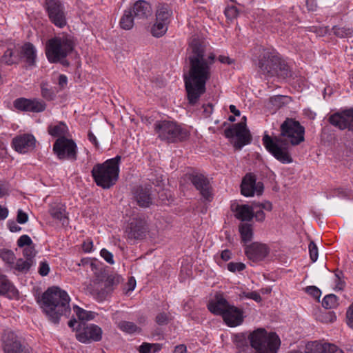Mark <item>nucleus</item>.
I'll return each instance as SVG.
<instances>
[{
    "instance_id": "obj_1",
    "label": "nucleus",
    "mask_w": 353,
    "mask_h": 353,
    "mask_svg": "<svg viewBox=\"0 0 353 353\" xmlns=\"http://www.w3.org/2000/svg\"><path fill=\"white\" fill-rule=\"evenodd\" d=\"M189 70L184 75L188 103L194 105L206 91L205 85L212 76V68L216 61L214 52L206 54L205 42L198 37L191 39L187 49Z\"/></svg>"
},
{
    "instance_id": "obj_2",
    "label": "nucleus",
    "mask_w": 353,
    "mask_h": 353,
    "mask_svg": "<svg viewBox=\"0 0 353 353\" xmlns=\"http://www.w3.org/2000/svg\"><path fill=\"white\" fill-rule=\"evenodd\" d=\"M305 128L301 123L287 118L280 126V134L270 137L265 134L263 144L265 149L279 162L283 164L291 163L293 159L290 149L292 146L299 145L304 141Z\"/></svg>"
},
{
    "instance_id": "obj_3",
    "label": "nucleus",
    "mask_w": 353,
    "mask_h": 353,
    "mask_svg": "<svg viewBox=\"0 0 353 353\" xmlns=\"http://www.w3.org/2000/svg\"><path fill=\"white\" fill-rule=\"evenodd\" d=\"M37 301L48 320L54 324L59 323L61 316L68 317L70 314V298L59 287L49 288L41 297H37Z\"/></svg>"
},
{
    "instance_id": "obj_4",
    "label": "nucleus",
    "mask_w": 353,
    "mask_h": 353,
    "mask_svg": "<svg viewBox=\"0 0 353 353\" xmlns=\"http://www.w3.org/2000/svg\"><path fill=\"white\" fill-rule=\"evenodd\" d=\"M121 159V156L117 155L93 167L91 172L92 176L98 186L103 189H109L117 183L119 179Z\"/></svg>"
},
{
    "instance_id": "obj_5",
    "label": "nucleus",
    "mask_w": 353,
    "mask_h": 353,
    "mask_svg": "<svg viewBox=\"0 0 353 353\" xmlns=\"http://www.w3.org/2000/svg\"><path fill=\"white\" fill-rule=\"evenodd\" d=\"M248 337L256 353H276L281 345L279 336L275 332L268 333L264 328H258Z\"/></svg>"
},
{
    "instance_id": "obj_6",
    "label": "nucleus",
    "mask_w": 353,
    "mask_h": 353,
    "mask_svg": "<svg viewBox=\"0 0 353 353\" xmlns=\"http://www.w3.org/2000/svg\"><path fill=\"white\" fill-rule=\"evenodd\" d=\"M248 337L256 353H276L281 345L279 336L275 332L268 333L264 328H258Z\"/></svg>"
},
{
    "instance_id": "obj_7",
    "label": "nucleus",
    "mask_w": 353,
    "mask_h": 353,
    "mask_svg": "<svg viewBox=\"0 0 353 353\" xmlns=\"http://www.w3.org/2000/svg\"><path fill=\"white\" fill-rule=\"evenodd\" d=\"M259 65L261 72L266 77L286 78L290 75L288 65L274 52H265Z\"/></svg>"
},
{
    "instance_id": "obj_8",
    "label": "nucleus",
    "mask_w": 353,
    "mask_h": 353,
    "mask_svg": "<svg viewBox=\"0 0 353 353\" xmlns=\"http://www.w3.org/2000/svg\"><path fill=\"white\" fill-rule=\"evenodd\" d=\"M74 46L73 39L69 35L54 37L48 41L46 54L50 62L57 63L70 53Z\"/></svg>"
},
{
    "instance_id": "obj_9",
    "label": "nucleus",
    "mask_w": 353,
    "mask_h": 353,
    "mask_svg": "<svg viewBox=\"0 0 353 353\" xmlns=\"http://www.w3.org/2000/svg\"><path fill=\"white\" fill-rule=\"evenodd\" d=\"M154 131L161 140L171 143L185 140L189 136L188 132L179 125L166 120L157 121Z\"/></svg>"
},
{
    "instance_id": "obj_10",
    "label": "nucleus",
    "mask_w": 353,
    "mask_h": 353,
    "mask_svg": "<svg viewBox=\"0 0 353 353\" xmlns=\"http://www.w3.org/2000/svg\"><path fill=\"white\" fill-rule=\"evenodd\" d=\"M73 309L78 320L73 318L68 325L76 331V338L79 342L86 343L88 341V312L77 305H74Z\"/></svg>"
},
{
    "instance_id": "obj_11",
    "label": "nucleus",
    "mask_w": 353,
    "mask_h": 353,
    "mask_svg": "<svg viewBox=\"0 0 353 353\" xmlns=\"http://www.w3.org/2000/svg\"><path fill=\"white\" fill-rule=\"evenodd\" d=\"M43 6L50 22L55 26L62 28L67 25L65 8L60 0H45Z\"/></svg>"
},
{
    "instance_id": "obj_12",
    "label": "nucleus",
    "mask_w": 353,
    "mask_h": 353,
    "mask_svg": "<svg viewBox=\"0 0 353 353\" xmlns=\"http://www.w3.org/2000/svg\"><path fill=\"white\" fill-rule=\"evenodd\" d=\"M53 151L61 160L74 161L77 159V145L72 139L58 138L53 145Z\"/></svg>"
},
{
    "instance_id": "obj_13",
    "label": "nucleus",
    "mask_w": 353,
    "mask_h": 353,
    "mask_svg": "<svg viewBox=\"0 0 353 353\" xmlns=\"http://www.w3.org/2000/svg\"><path fill=\"white\" fill-rule=\"evenodd\" d=\"M224 135L226 138L236 137V141L234 143V147L236 150H241L244 145L250 143L252 135L248 128H245L243 124H234L226 128L224 131Z\"/></svg>"
},
{
    "instance_id": "obj_14",
    "label": "nucleus",
    "mask_w": 353,
    "mask_h": 353,
    "mask_svg": "<svg viewBox=\"0 0 353 353\" xmlns=\"http://www.w3.org/2000/svg\"><path fill=\"white\" fill-rule=\"evenodd\" d=\"M120 282V276L117 274H110L107 276L103 281V284L95 288L91 289L90 293L99 301H103L107 295L111 292L114 287L117 286Z\"/></svg>"
},
{
    "instance_id": "obj_15",
    "label": "nucleus",
    "mask_w": 353,
    "mask_h": 353,
    "mask_svg": "<svg viewBox=\"0 0 353 353\" xmlns=\"http://www.w3.org/2000/svg\"><path fill=\"white\" fill-rule=\"evenodd\" d=\"M189 179L203 199L208 201L212 199V186L209 179L204 174L192 173L189 176Z\"/></svg>"
},
{
    "instance_id": "obj_16",
    "label": "nucleus",
    "mask_w": 353,
    "mask_h": 353,
    "mask_svg": "<svg viewBox=\"0 0 353 353\" xmlns=\"http://www.w3.org/2000/svg\"><path fill=\"white\" fill-rule=\"evenodd\" d=\"M328 120L330 124L341 130L348 129L353 132V109L334 113L330 116Z\"/></svg>"
},
{
    "instance_id": "obj_17",
    "label": "nucleus",
    "mask_w": 353,
    "mask_h": 353,
    "mask_svg": "<svg viewBox=\"0 0 353 353\" xmlns=\"http://www.w3.org/2000/svg\"><path fill=\"white\" fill-rule=\"evenodd\" d=\"M244 251L250 261L257 263L263 261L268 255L270 250L264 243L254 242L249 245H245Z\"/></svg>"
},
{
    "instance_id": "obj_18",
    "label": "nucleus",
    "mask_w": 353,
    "mask_h": 353,
    "mask_svg": "<svg viewBox=\"0 0 353 353\" xmlns=\"http://www.w3.org/2000/svg\"><path fill=\"white\" fill-rule=\"evenodd\" d=\"M14 106L21 111L41 112L46 110V103L38 99L19 98L14 101Z\"/></svg>"
},
{
    "instance_id": "obj_19",
    "label": "nucleus",
    "mask_w": 353,
    "mask_h": 353,
    "mask_svg": "<svg viewBox=\"0 0 353 353\" xmlns=\"http://www.w3.org/2000/svg\"><path fill=\"white\" fill-rule=\"evenodd\" d=\"M2 343L4 353H17L25 346L22 343L21 339L11 331L3 334Z\"/></svg>"
},
{
    "instance_id": "obj_20",
    "label": "nucleus",
    "mask_w": 353,
    "mask_h": 353,
    "mask_svg": "<svg viewBox=\"0 0 353 353\" xmlns=\"http://www.w3.org/2000/svg\"><path fill=\"white\" fill-rule=\"evenodd\" d=\"M36 140L33 135L24 134L12 139V146L19 153H26L35 147Z\"/></svg>"
},
{
    "instance_id": "obj_21",
    "label": "nucleus",
    "mask_w": 353,
    "mask_h": 353,
    "mask_svg": "<svg viewBox=\"0 0 353 353\" xmlns=\"http://www.w3.org/2000/svg\"><path fill=\"white\" fill-rule=\"evenodd\" d=\"M151 185L138 186L133 190V195L137 204L142 208H148L152 203Z\"/></svg>"
},
{
    "instance_id": "obj_22",
    "label": "nucleus",
    "mask_w": 353,
    "mask_h": 353,
    "mask_svg": "<svg viewBox=\"0 0 353 353\" xmlns=\"http://www.w3.org/2000/svg\"><path fill=\"white\" fill-rule=\"evenodd\" d=\"M148 232V227L144 220L134 219L130 223L128 230V236L130 239H142Z\"/></svg>"
},
{
    "instance_id": "obj_23",
    "label": "nucleus",
    "mask_w": 353,
    "mask_h": 353,
    "mask_svg": "<svg viewBox=\"0 0 353 353\" xmlns=\"http://www.w3.org/2000/svg\"><path fill=\"white\" fill-rule=\"evenodd\" d=\"M91 270L94 274V279L92 281L91 285L92 289L94 287L97 288L100 284H103V280L106 277V272L105 270L104 265L97 259H92L90 263Z\"/></svg>"
},
{
    "instance_id": "obj_24",
    "label": "nucleus",
    "mask_w": 353,
    "mask_h": 353,
    "mask_svg": "<svg viewBox=\"0 0 353 353\" xmlns=\"http://www.w3.org/2000/svg\"><path fill=\"white\" fill-rule=\"evenodd\" d=\"M225 323L230 327H235L241 325L243 321V311L232 305L222 316Z\"/></svg>"
},
{
    "instance_id": "obj_25",
    "label": "nucleus",
    "mask_w": 353,
    "mask_h": 353,
    "mask_svg": "<svg viewBox=\"0 0 353 353\" xmlns=\"http://www.w3.org/2000/svg\"><path fill=\"white\" fill-rule=\"evenodd\" d=\"M232 305L228 303L227 300L221 295L217 294L214 300H212L208 304V310L214 314L223 316L226 310Z\"/></svg>"
},
{
    "instance_id": "obj_26",
    "label": "nucleus",
    "mask_w": 353,
    "mask_h": 353,
    "mask_svg": "<svg viewBox=\"0 0 353 353\" xmlns=\"http://www.w3.org/2000/svg\"><path fill=\"white\" fill-rule=\"evenodd\" d=\"M132 12L134 17L139 19H146L152 14L150 4L144 1H137L133 6Z\"/></svg>"
},
{
    "instance_id": "obj_27",
    "label": "nucleus",
    "mask_w": 353,
    "mask_h": 353,
    "mask_svg": "<svg viewBox=\"0 0 353 353\" xmlns=\"http://www.w3.org/2000/svg\"><path fill=\"white\" fill-rule=\"evenodd\" d=\"M20 57L23 59L28 66L32 67L36 63V50L31 43H26L20 50Z\"/></svg>"
},
{
    "instance_id": "obj_28",
    "label": "nucleus",
    "mask_w": 353,
    "mask_h": 353,
    "mask_svg": "<svg viewBox=\"0 0 353 353\" xmlns=\"http://www.w3.org/2000/svg\"><path fill=\"white\" fill-rule=\"evenodd\" d=\"M254 210L255 204H252V206L247 204L238 205L235 210V216L241 221H250L254 217Z\"/></svg>"
},
{
    "instance_id": "obj_29",
    "label": "nucleus",
    "mask_w": 353,
    "mask_h": 353,
    "mask_svg": "<svg viewBox=\"0 0 353 353\" xmlns=\"http://www.w3.org/2000/svg\"><path fill=\"white\" fill-rule=\"evenodd\" d=\"M255 176L247 174L243 179L241 185V194L245 196H252L254 194Z\"/></svg>"
},
{
    "instance_id": "obj_30",
    "label": "nucleus",
    "mask_w": 353,
    "mask_h": 353,
    "mask_svg": "<svg viewBox=\"0 0 353 353\" xmlns=\"http://www.w3.org/2000/svg\"><path fill=\"white\" fill-rule=\"evenodd\" d=\"M50 215L57 220L61 221L63 225L68 224V218L65 212V208L61 204H55L50 209Z\"/></svg>"
},
{
    "instance_id": "obj_31",
    "label": "nucleus",
    "mask_w": 353,
    "mask_h": 353,
    "mask_svg": "<svg viewBox=\"0 0 353 353\" xmlns=\"http://www.w3.org/2000/svg\"><path fill=\"white\" fill-rule=\"evenodd\" d=\"M17 293V290L6 276L0 274V295H7L12 297L14 296Z\"/></svg>"
},
{
    "instance_id": "obj_32",
    "label": "nucleus",
    "mask_w": 353,
    "mask_h": 353,
    "mask_svg": "<svg viewBox=\"0 0 353 353\" xmlns=\"http://www.w3.org/2000/svg\"><path fill=\"white\" fill-rule=\"evenodd\" d=\"M172 14V12L168 5L164 3L159 4L156 11V20L169 24Z\"/></svg>"
},
{
    "instance_id": "obj_33",
    "label": "nucleus",
    "mask_w": 353,
    "mask_h": 353,
    "mask_svg": "<svg viewBox=\"0 0 353 353\" xmlns=\"http://www.w3.org/2000/svg\"><path fill=\"white\" fill-rule=\"evenodd\" d=\"M48 133L55 137H67L68 135V128L65 123L59 122L57 125H50L48 128Z\"/></svg>"
},
{
    "instance_id": "obj_34",
    "label": "nucleus",
    "mask_w": 353,
    "mask_h": 353,
    "mask_svg": "<svg viewBox=\"0 0 353 353\" xmlns=\"http://www.w3.org/2000/svg\"><path fill=\"white\" fill-rule=\"evenodd\" d=\"M239 232L242 241L246 244L250 242L253 237L252 225L250 223H241L239 225Z\"/></svg>"
},
{
    "instance_id": "obj_35",
    "label": "nucleus",
    "mask_w": 353,
    "mask_h": 353,
    "mask_svg": "<svg viewBox=\"0 0 353 353\" xmlns=\"http://www.w3.org/2000/svg\"><path fill=\"white\" fill-rule=\"evenodd\" d=\"M134 15L131 10H125L120 20V26L124 30H130L134 26Z\"/></svg>"
},
{
    "instance_id": "obj_36",
    "label": "nucleus",
    "mask_w": 353,
    "mask_h": 353,
    "mask_svg": "<svg viewBox=\"0 0 353 353\" xmlns=\"http://www.w3.org/2000/svg\"><path fill=\"white\" fill-rule=\"evenodd\" d=\"M325 343H321L319 341H310L305 345V353H323L325 349Z\"/></svg>"
},
{
    "instance_id": "obj_37",
    "label": "nucleus",
    "mask_w": 353,
    "mask_h": 353,
    "mask_svg": "<svg viewBox=\"0 0 353 353\" xmlns=\"http://www.w3.org/2000/svg\"><path fill=\"white\" fill-rule=\"evenodd\" d=\"M168 26V24L165 22L156 20L155 23L151 28V34L155 37H161L166 33Z\"/></svg>"
},
{
    "instance_id": "obj_38",
    "label": "nucleus",
    "mask_w": 353,
    "mask_h": 353,
    "mask_svg": "<svg viewBox=\"0 0 353 353\" xmlns=\"http://www.w3.org/2000/svg\"><path fill=\"white\" fill-rule=\"evenodd\" d=\"M41 96L48 101H52L55 98V92L46 81H42L40 84Z\"/></svg>"
},
{
    "instance_id": "obj_39",
    "label": "nucleus",
    "mask_w": 353,
    "mask_h": 353,
    "mask_svg": "<svg viewBox=\"0 0 353 353\" xmlns=\"http://www.w3.org/2000/svg\"><path fill=\"white\" fill-rule=\"evenodd\" d=\"M103 331L102 329L94 324L90 325V341H100L102 339Z\"/></svg>"
},
{
    "instance_id": "obj_40",
    "label": "nucleus",
    "mask_w": 353,
    "mask_h": 353,
    "mask_svg": "<svg viewBox=\"0 0 353 353\" xmlns=\"http://www.w3.org/2000/svg\"><path fill=\"white\" fill-rule=\"evenodd\" d=\"M18 59L17 56H14L13 50L12 49H8L2 56L0 63L6 65H12L16 63Z\"/></svg>"
},
{
    "instance_id": "obj_41",
    "label": "nucleus",
    "mask_w": 353,
    "mask_h": 353,
    "mask_svg": "<svg viewBox=\"0 0 353 353\" xmlns=\"http://www.w3.org/2000/svg\"><path fill=\"white\" fill-rule=\"evenodd\" d=\"M337 305V296L333 294L326 295L322 301V306L325 309L334 308Z\"/></svg>"
},
{
    "instance_id": "obj_42",
    "label": "nucleus",
    "mask_w": 353,
    "mask_h": 353,
    "mask_svg": "<svg viewBox=\"0 0 353 353\" xmlns=\"http://www.w3.org/2000/svg\"><path fill=\"white\" fill-rule=\"evenodd\" d=\"M119 326L121 330L130 334L141 331V329L135 323L130 321H121Z\"/></svg>"
},
{
    "instance_id": "obj_43",
    "label": "nucleus",
    "mask_w": 353,
    "mask_h": 353,
    "mask_svg": "<svg viewBox=\"0 0 353 353\" xmlns=\"http://www.w3.org/2000/svg\"><path fill=\"white\" fill-rule=\"evenodd\" d=\"M0 257L3 261L10 265H13L15 261V256L14 252L10 250H1Z\"/></svg>"
},
{
    "instance_id": "obj_44",
    "label": "nucleus",
    "mask_w": 353,
    "mask_h": 353,
    "mask_svg": "<svg viewBox=\"0 0 353 353\" xmlns=\"http://www.w3.org/2000/svg\"><path fill=\"white\" fill-rule=\"evenodd\" d=\"M247 333H239L234 336V343L238 347L243 348L247 347L250 341Z\"/></svg>"
},
{
    "instance_id": "obj_45",
    "label": "nucleus",
    "mask_w": 353,
    "mask_h": 353,
    "mask_svg": "<svg viewBox=\"0 0 353 353\" xmlns=\"http://www.w3.org/2000/svg\"><path fill=\"white\" fill-rule=\"evenodd\" d=\"M32 265L33 261H29L28 260H23V259H19L17 261L14 268L16 270L19 272H27Z\"/></svg>"
},
{
    "instance_id": "obj_46",
    "label": "nucleus",
    "mask_w": 353,
    "mask_h": 353,
    "mask_svg": "<svg viewBox=\"0 0 353 353\" xmlns=\"http://www.w3.org/2000/svg\"><path fill=\"white\" fill-rule=\"evenodd\" d=\"M334 34L341 38L352 35L353 30L351 28L335 26L333 28Z\"/></svg>"
},
{
    "instance_id": "obj_47",
    "label": "nucleus",
    "mask_w": 353,
    "mask_h": 353,
    "mask_svg": "<svg viewBox=\"0 0 353 353\" xmlns=\"http://www.w3.org/2000/svg\"><path fill=\"white\" fill-rule=\"evenodd\" d=\"M23 254L26 260L33 261V259L37 254L34 245L25 248L23 250Z\"/></svg>"
},
{
    "instance_id": "obj_48",
    "label": "nucleus",
    "mask_w": 353,
    "mask_h": 353,
    "mask_svg": "<svg viewBox=\"0 0 353 353\" xmlns=\"http://www.w3.org/2000/svg\"><path fill=\"white\" fill-rule=\"evenodd\" d=\"M285 98L286 97L283 95L274 96L270 99V103L273 106L279 108L284 104L283 100L285 99Z\"/></svg>"
},
{
    "instance_id": "obj_49",
    "label": "nucleus",
    "mask_w": 353,
    "mask_h": 353,
    "mask_svg": "<svg viewBox=\"0 0 353 353\" xmlns=\"http://www.w3.org/2000/svg\"><path fill=\"white\" fill-rule=\"evenodd\" d=\"M310 256L312 262H315L318 259V248L313 241H311L309 246Z\"/></svg>"
},
{
    "instance_id": "obj_50",
    "label": "nucleus",
    "mask_w": 353,
    "mask_h": 353,
    "mask_svg": "<svg viewBox=\"0 0 353 353\" xmlns=\"http://www.w3.org/2000/svg\"><path fill=\"white\" fill-rule=\"evenodd\" d=\"M34 245L30 237L26 234H23L20 236V238L17 240V245L19 248H23L24 246H30Z\"/></svg>"
},
{
    "instance_id": "obj_51",
    "label": "nucleus",
    "mask_w": 353,
    "mask_h": 353,
    "mask_svg": "<svg viewBox=\"0 0 353 353\" xmlns=\"http://www.w3.org/2000/svg\"><path fill=\"white\" fill-rule=\"evenodd\" d=\"M245 268V265L243 263L230 262L228 264V270L230 272H235L236 271L241 272Z\"/></svg>"
},
{
    "instance_id": "obj_52",
    "label": "nucleus",
    "mask_w": 353,
    "mask_h": 353,
    "mask_svg": "<svg viewBox=\"0 0 353 353\" xmlns=\"http://www.w3.org/2000/svg\"><path fill=\"white\" fill-rule=\"evenodd\" d=\"M225 14L228 19H233L238 16L239 11L236 7L232 6L225 10Z\"/></svg>"
},
{
    "instance_id": "obj_53",
    "label": "nucleus",
    "mask_w": 353,
    "mask_h": 353,
    "mask_svg": "<svg viewBox=\"0 0 353 353\" xmlns=\"http://www.w3.org/2000/svg\"><path fill=\"white\" fill-rule=\"evenodd\" d=\"M100 254L107 263L111 265L114 264L113 254L108 250L105 248L102 249L100 252Z\"/></svg>"
},
{
    "instance_id": "obj_54",
    "label": "nucleus",
    "mask_w": 353,
    "mask_h": 353,
    "mask_svg": "<svg viewBox=\"0 0 353 353\" xmlns=\"http://www.w3.org/2000/svg\"><path fill=\"white\" fill-rule=\"evenodd\" d=\"M156 323L159 325H166L168 323V314L165 312L158 314L155 318Z\"/></svg>"
},
{
    "instance_id": "obj_55",
    "label": "nucleus",
    "mask_w": 353,
    "mask_h": 353,
    "mask_svg": "<svg viewBox=\"0 0 353 353\" xmlns=\"http://www.w3.org/2000/svg\"><path fill=\"white\" fill-rule=\"evenodd\" d=\"M305 292L315 299H319L321 296V290L316 286H308L305 288Z\"/></svg>"
},
{
    "instance_id": "obj_56",
    "label": "nucleus",
    "mask_w": 353,
    "mask_h": 353,
    "mask_svg": "<svg viewBox=\"0 0 353 353\" xmlns=\"http://www.w3.org/2000/svg\"><path fill=\"white\" fill-rule=\"evenodd\" d=\"M347 325L353 329V303L349 306L346 312Z\"/></svg>"
},
{
    "instance_id": "obj_57",
    "label": "nucleus",
    "mask_w": 353,
    "mask_h": 353,
    "mask_svg": "<svg viewBox=\"0 0 353 353\" xmlns=\"http://www.w3.org/2000/svg\"><path fill=\"white\" fill-rule=\"evenodd\" d=\"M325 349L323 353H344L337 346L332 343H325Z\"/></svg>"
},
{
    "instance_id": "obj_58",
    "label": "nucleus",
    "mask_w": 353,
    "mask_h": 353,
    "mask_svg": "<svg viewBox=\"0 0 353 353\" xmlns=\"http://www.w3.org/2000/svg\"><path fill=\"white\" fill-rule=\"evenodd\" d=\"M28 220V214L23 212L21 210H19L17 212V221L20 224L26 223Z\"/></svg>"
},
{
    "instance_id": "obj_59",
    "label": "nucleus",
    "mask_w": 353,
    "mask_h": 353,
    "mask_svg": "<svg viewBox=\"0 0 353 353\" xmlns=\"http://www.w3.org/2000/svg\"><path fill=\"white\" fill-rule=\"evenodd\" d=\"M50 272V267L48 263L46 261H43L40 263V267L39 269V273L41 276H46Z\"/></svg>"
},
{
    "instance_id": "obj_60",
    "label": "nucleus",
    "mask_w": 353,
    "mask_h": 353,
    "mask_svg": "<svg viewBox=\"0 0 353 353\" xmlns=\"http://www.w3.org/2000/svg\"><path fill=\"white\" fill-rule=\"evenodd\" d=\"M253 204H255V210L256 208L261 209L262 210L264 209L268 211H271L272 209V205L269 201H265L263 203H254Z\"/></svg>"
},
{
    "instance_id": "obj_61",
    "label": "nucleus",
    "mask_w": 353,
    "mask_h": 353,
    "mask_svg": "<svg viewBox=\"0 0 353 353\" xmlns=\"http://www.w3.org/2000/svg\"><path fill=\"white\" fill-rule=\"evenodd\" d=\"M243 295L245 297L248 299H251L254 300L255 301L259 303L261 301V297L260 294L256 292H243Z\"/></svg>"
},
{
    "instance_id": "obj_62",
    "label": "nucleus",
    "mask_w": 353,
    "mask_h": 353,
    "mask_svg": "<svg viewBox=\"0 0 353 353\" xmlns=\"http://www.w3.org/2000/svg\"><path fill=\"white\" fill-rule=\"evenodd\" d=\"M58 84L61 90L65 88L68 84V78L65 74H60L59 76Z\"/></svg>"
},
{
    "instance_id": "obj_63",
    "label": "nucleus",
    "mask_w": 353,
    "mask_h": 353,
    "mask_svg": "<svg viewBox=\"0 0 353 353\" xmlns=\"http://www.w3.org/2000/svg\"><path fill=\"white\" fill-rule=\"evenodd\" d=\"M254 217L257 221H263L265 219V214L261 209L259 208L256 211L254 210Z\"/></svg>"
},
{
    "instance_id": "obj_64",
    "label": "nucleus",
    "mask_w": 353,
    "mask_h": 353,
    "mask_svg": "<svg viewBox=\"0 0 353 353\" xmlns=\"http://www.w3.org/2000/svg\"><path fill=\"white\" fill-rule=\"evenodd\" d=\"M152 348L151 343H143L139 347V353H150Z\"/></svg>"
}]
</instances>
